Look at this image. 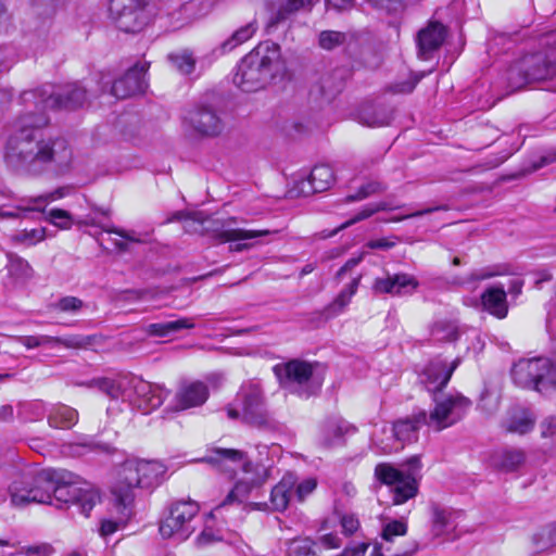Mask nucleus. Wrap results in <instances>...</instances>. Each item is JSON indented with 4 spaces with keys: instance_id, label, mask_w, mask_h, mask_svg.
Listing matches in <instances>:
<instances>
[{
    "instance_id": "nucleus-22",
    "label": "nucleus",
    "mask_w": 556,
    "mask_h": 556,
    "mask_svg": "<svg viewBox=\"0 0 556 556\" xmlns=\"http://www.w3.org/2000/svg\"><path fill=\"white\" fill-rule=\"evenodd\" d=\"M334 182V174L329 165L320 164L313 167L307 178L296 181L295 190L303 197L323 192Z\"/></svg>"
},
{
    "instance_id": "nucleus-46",
    "label": "nucleus",
    "mask_w": 556,
    "mask_h": 556,
    "mask_svg": "<svg viewBox=\"0 0 556 556\" xmlns=\"http://www.w3.org/2000/svg\"><path fill=\"white\" fill-rule=\"evenodd\" d=\"M51 343L62 344L70 349H80L91 344V338L81 334H71L67 337H51Z\"/></svg>"
},
{
    "instance_id": "nucleus-45",
    "label": "nucleus",
    "mask_w": 556,
    "mask_h": 556,
    "mask_svg": "<svg viewBox=\"0 0 556 556\" xmlns=\"http://www.w3.org/2000/svg\"><path fill=\"white\" fill-rule=\"evenodd\" d=\"M431 333L439 341H455L457 339L456 327L446 321H438L433 325Z\"/></svg>"
},
{
    "instance_id": "nucleus-15",
    "label": "nucleus",
    "mask_w": 556,
    "mask_h": 556,
    "mask_svg": "<svg viewBox=\"0 0 556 556\" xmlns=\"http://www.w3.org/2000/svg\"><path fill=\"white\" fill-rule=\"evenodd\" d=\"M364 33L357 29L339 31L333 29L321 30L318 34V47L326 51L341 48L346 54L355 55L359 52Z\"/></svg>"
},
{
    "instance_id": "nucleus-18",
    "label": "nucleus",
    "mask_w": 556,
    "mask_h": 556,
    "mask_svg": "<svg viewBox=\"0 0 556 556\" xmlns=\"http://www.w3.org/2000/svg\"><path fill=\"white\" fill-rule=\"evenodd\" d=\"M148 67L147 63L134 65L123 77L113 83L111 93L117 99H125L143 92L148 86L146 80Z\"/></svg>"
},
{
    "instance_id": "nucleus-30",
    "label": "nucleus",
    "mask_w": 556,
    "mask_h": 556,
    "mask_svg": "<svg viewBox=\"0 0 556 556\" xmlns=\"http://www.w3.org/2000/svg\"><path fill=\"white\" fill-rule=\"evenodd\" d=\"M194 328V323L190 318H179L176 320L149 324L144 331L151 337H167L182 329Z\"/></svg>"
},
{
    "instance_id": "nucleus-52",
    "label": "nucleus",
    "mask_w": 556,
    "mask_h": 556,
    "mask_svg": "<svg viewBox=\"0 0 556 556\" xmlns=\"http://www.w3.org/2000/svg\"><path fill=\"white\" fill-rule=\"evenodd\" d=\"M295 495L299 501H303L307 495H309L317 486V481L314 478H307L303 480L301 483L295 484Z\"/></svg>"
},
{
    "instance_id": "nucleus-42",
    "label": "nucleus",
    "mask_w": 556,
    "mask_h": 556,
    "mask_svg": "<svg viewBox=\"0 0 556 556\" xmlns=\"http://www.w3.org/2000/svg\"><path fill=\"white\" fill-rule=\"evenodd\" d=\"M12 241L25 245H35L46 238V228L23 229L12 235Z\"/></svg>"
},
{
    "instance_id": "nucleus-25",
    "label": "nucleus",
    "mask_w": 556,
    "mask_h": 556,
    "mask_svg": "<svg viewBox=\"0 0 556 556\" xmlns=\"http://www.w3.org/2000/svg\"><path fill=\"white\" fill-rule=\"evenodd\" d=\"M481 305L484 311L497 318L506 317L508 305L504 287L496 286L488 288L481 294Z\"/></svg>"
},
{
    "instance_id": "nucleus-5",
    "label": "nucleus",
    "mask_w": 556,
    "mask_h": 556,
    "mask_svg": "<svg viewBox=\"0 0 556 556\" xmlns=\"http://www.w3.org/2000/svg\"><path fill=\"white\" fill-rule=\"evenodd\" d=\"M182 220L184 228L188 232H199L201 235L208 236L215 243H226L232 241H250L258 238L266 237L271 232L267 229L252 230L233 228L231 224L235 223V218L227 220L204 217L203 213H185L182 211L175 212L167 222Z\"/></svg>"
},
{
    "instance_id": "nucleus-58",
    "label": "nucleus",
    "mask_w": 556,
    "mask_h": 556,
    "mask_svg": "<svg viewBox=\"0 0 556 556\" xmlns=\"http://www.w3.org/2000/svg\"><path fill=\"white\" fill-rule=\"evenodd\" d=\"M341 526L346 534H353L358 529V519L353 515H345L341 519Z\"/></svg>"
},
{
    "instance_id": "nucleus-27",
    "label": "nucleus",
    "mask_w": 556,
    "mask_h": 556,
    "mask_svg": "<svg viewBox=\"0 0 556 556\" xmlns=\"http://www.w3.org/2000/svg\"><path fill=\"white\" fill-rule=\"evenodd\" d=\"M419 419L420 410L409 417L396 420L392 427V435L402 443L417 441L420 427L426 426V422Z\"/></svg>"
},
{
    "instance_id": "nucleus-28",
    "label": "nucleus",
    "mask_w": 556,
    "mask_h": 556,
    "mask_svg": "<svg viewBox=\"0 0 556 556\" xmlns=\"http://www.w3.org/2000/svg\"><path fill=\"white\" fill-rule=\"evenodd\" d=\"M355 428L341 418H331L327 420L323 428V444L327 447L343 443V438L350 432H354Z\"/></svg>"
},
{
    "instance_id": "nucleus-11",
    "label": "nucleus",
    "mask_w": 556,
    "mask_h": 556,
    "mask_svg": "<svg viewBox=\"0 0 556 556\" xmlns=\"http://www.w3.org/2000/svg\"><path fill=\"white\" fill-rule=\"evenodd\" d=\"M199 511L200 505L193 500L173 502L160 523V534L163 539L187 540L195 530L194 519Z\"/></svg>"
},
{
    "instance_id": "nucleus-44",
    "label": "nucleus",
    "mask_w": 556,
    "mask_h": 556,
    "mask_svg": "<svg viewBox=\"0 0 556 556\" xmlns=\"http://www.w3.org/2000/svg\"><path fill=\"white\" fill-rule=\"evenodd\" d=\"M85 306V303L83 300L76 296H63L60 300H58L55 303L52 304V308L62 313L66 314H76L78 313L83 307Z\"/></svg>"
},
{
    "instance_id": "nucleus-13",
    "label": "nucleus",
    "mask_w": 556,
    "mask_h": 556,
    "mask_svg": "<svg viewBox=\"0 0 556 556\" xmlns=\"http://www.w3.org/2000/svg\"><path fill=\"white\" fill-rule=\"evenodd\" d=\"M182 127L193 136L215 138L223 134L225 122L214 108L201 105L186 112Z\"/></svg>"
},
{
    "instance_id": "nucleus-6",
    "label": "nucleus",
    "mask_w": 556,
    "mask_h": 556,
    "mask_svg": "<svg viewBox=\"0 0 556 556\" xmlns=\"http://www.w3.org/2000/svg\"><path fill=\"white\" fill-rule=\"evenodd\" d=\"M203 460L231 472L236 470L235 467L226 468V463L242 465L244 472L255 471V476L250 480H241L235 484L225 500L208 514L210 518H214L225 506L235 502H242L249 496L253 488L264 483L268 477V469L264 465H253L250 462H244V453L238 450L216 448L213 451V455L203 458Z\"/></svg>"
},
{
    "instance_id": "nucleus-9",
    "label": "nucleus",
    "mask_w": 556,
    "mask_h": 556,
    "mask_svg": "<svg viewBox=\"0 0 556 556\" xmlns=\"http://www.w3.org/2000/svg\"><path fill=\"white\" fill-rule=\"evenodd\" d=\"M556 74V54L538 51L527 54L511 65L506 79L513 90L523 86L552 78Z\"/></svg>"
},
{
    "instance_id": "nucleus-38",
    "label": "nucleus",
    "mask_w": 556,
    "mask_h": 556,
    "mask_svg": "<svg viewBox=\"0 0 556 556\" xmlns=\"http://www.w3.org/2000/svg\"><path fill=\"white\" fill-rule=\"evenodd\" d=\"M408 526L403 519H391L383 523L381 539L386 544L393 543L396 536H404Z\"/></svg>"
},
{
    "instance_id": "nucleus-54",
    "label": "nucleus",
    "mask_w": 556,
    "mask_h": 556,
    "mask_svg": "<svg viewBox=\"0 0 556 556\" xmlns=\"http://www.w3.org/2000/svg\"><path fill=\"white\" fill-rule=\"evenodd\" d=\"M447 210H448L447 205H438V206H433V207H427V208L419 210V211H416V212L407 214V215L393 217L391 219V222H402L404 219L414 218V217H421V216H425V215L433 213V212L447 211Z\"/></svg>"
},
{
    "instance_id": "nucleus-7",
    "label": "nucleus",
    "mask_w": 556,
    "mask_h": 556,
    "mask_svg": "<svg viewBox=\"0 0 556 556\" xmlns=\"http://www.w3.org/2000/svg\"><path fill=\"white\" fill-rule=\"evenodd\" d=\"M420 468V458L412 456L401 468L388 463L378 464L375 476L380 482L391 486L393 504L401 505L417 495V475Z\"/></svg>"
},
{
    "instance_id": "nucleus-10",
    "label": "nucleus",
    "mask_w": 556,
    "mask_h": 556,
    "mask_svg": "<svg viewBox=\"0 0 556 556\" xmlns=\"http://www.w3.org/2000/svg\"><path fill=\"white\" fill-rule=\"evenodd\" d=\"M315 367L313 363L295 358L276 365L274 371L285 390L308 399L317 394L323 384L321 378L315 375Z\"/></svg>"
},
{
    "instance_id": "nucleus-19",
    "label": "nucleus",
    "mask_w": 556,
    "mask_h": 556,
    "mask_svg": "<svg viewBox=\"0 0 556 556\" xmlns=\"http://www.w3.org/2000/svg\"><path fill=\"white\" fill-rule=\"evenodd\" d=\"M242 404V419L244 422L263 428L268 425V417L264 408L262 391L258 387L252 386L240 394Z\"/></svg>"
},
{
    "instance_id": "nucleus-40",
    "label": "nucleus",
    "mask_w": 556,
    "mask_h": 556,
    "mask_svg": "<svg viewBox=\"0 0 556 556\" xmlns=\"http://www.w3.org/2000/svg\"><path fill=\"white\" fill-rule=\"evenodd\" d=\"M533 544L538 551H545L556 545V521L542 528L533 535Z\"/></svg>"
},
{
    "instance_id": "nucleus-26",
    "label": "nucleus",
    "mask_w": 556,
    "mask_h": 556,
    "mask_svg": "<svg viewBox=\"0 0 556 556\" xmlns=\"http://www.w3.org/2000/svg\"><path fill=\"white\" fill-rule=\"evenodd\" d=\"M296 484V477L292 473H286L282 479L271 489L270 506L271 509L283 511L287 509Z\"/></svg>"
},
{
    "instance_id": "nucleus-35",
    "label": "nucleus",
    "mask_w": 556,
    "mask_h": 556,
    "mask_svg": "<svg viewBox=\"0 0 556 556\" xmlns=\"http://www.w3.org/2000/svg\"><path fill=\"white\" fill-rule=\"evenodd\" d=\"M431 515L433 534L440 536L446 533L452 522V511L437 504H432Z\"/></svg>"
},
{
    "instance_id": "nucleus-43",
    "label": "nucleus",
    "mask_w": 556,
    "mask_h": 556,
    "mask_svg": "<svg viewBox=\"0 0 556 556\" xmlns=\"http://www.w3.org/2000/svg\"><path fill=\"white\" fill-rule=\"evenodd\" d=\"M88 387L98 389L113 400L118 399L122 394L121 384L110 378L93 379L88 383Z\"/></svg>"
},
{
    "instance_id": "nucleus-16",
    "label": "nucleus",
    "mask_w": 556,
    "mask_h": 556,
    "mask_svg": "<svg viewBox=\"0 0 556 556\" xmlns=\"http://www.w3.org/2000/svg\"><path fill=\"white\" fill-rule=\"evenodd\" d=\"M314 0H266L268 20L266 31H275L279 25L286 23L292 15L301 10H309Z\"/></svg>"
},
{
    "instance_id": "nucleus-8",
    "label": "nucleus",
    "mask_w": 556,
    "mask_h": 556,
    "mask_svg": "<svg viewBox=\"0 0 556 556\" xmlns=\"http://www.w3.org/2000/svg\"><path fill=\"white\" fill-rule=\"evenodd\" d=\"M513 382L521 388L548 394L556 390V364L546 357L521 358L510 369Z\"/></svg>"
},
{
    "instance_id": "nucleus-50",
    "label": "nucleus",
    "mask_w": 556,
    "mask_h": 556,
    "mask_svg": "<svg viewBox=\"0 0 556 556\" xmlns=\"http://www.w3.org/2000/svg\"><path fill=\"white\" fill-rule=\"evenodd\" d=\"M315 543L311 539H302L293 542L291 548L293 556H318L314 549Z\"/></svg>"
},
{
    "instance_id": "nucleus-21",
    "label": "nucleus",
    "mask_w": 556,
    "mask_h": 556,
    "mask_svg": "<svg viewBox=\"0 0 556 556\" xmlns=\"http://www.w3.org/2000/svg\"><path fill=\"white\" fill-rule=\"evenodd\" d=\"M458 359L451 365L445 361L433 359L420 372L419 382L429 391L437 392L442 390L450 381L453 371L458 366Z\"/></svg>"
},
{
    "instance_id": "nucleus-31",
    "label": "nucleus",
    "mask_w": 556,
    "mask_h": 556,
    "mask_svg": "<svg viewBox=\"0 0 556 556\" xmlns=\"http://www.w3.org/2000/svg\"><path fill=\"white\" fill-rule=\"evenodd\" d=\"M256 29L257 27L255 22L248 23L233 31L232 35L223 41L218 48L213 50V53L218 56L232 51L238 46L248 41L255 34Z\"/></svg>"
},
{
    "instance_id": "nucleus-2",
    "label": "nucleus",
    "mask_w": 556,
    "mask_h": 556,
    "mask_svg": "<svg viewBox=\"0 0 556 556\" xmlns=\"http://www.w3.org/2000/svg\"><path fill=\"white\" fill-rule=\"evenodd\" d=\"M76 478L65 469H43L36 473H24L10 485L11 503L17 507L37 503L58 508L63 504H75L87 517L96 505L97 495L78 486Z\"/></svg>"
},
{
    "instance_id": "nucleus-37",
    "label": "nucleus",
    "mask_w": 556,
    "mask_h": 556,
    "mask_svg": "<svg viewBox=\"0 0 556 556\" xmlns=\"http://www.w3.org/2000/svg\"><path fill=\"white\" fill-rule=\"evenodd\" d=\"M525 462V453L521 450H504L500 454L497 465L504 471L510 472L517 470Z\"/></svg>"
},
{
    "instance_id": "nucleus-12",
    "label": "nucleus",
    "mask_w": 556,
    "mask_h": 556,
    "mask_svg": "<svg viewBox=\"0 0 556 556\" xmlns=\"http://www.w3.org/2000/svg\"><path fill=\"white\" fill-rule=\"evenodd\" d=\"M471 405V401L463 395L434 397V407L427 414L420 409V419L434 431H442L458 422Z\"/></svg>"
},
{
    "instance_id": "nucleus-61",
    "label": "nucleus",
    "mask_w": 556,
    "mask_h": 556,
    "mask_svg": "<svg viewBox=\"0 0 556 556\" xmlns=\"http://www.w3.org/2000/svg\"><path fill=\"white\" fill-rule=\"evenodd\" d=\"M395 245V242L387 239V238H380L376 240H370L367 242V247L369 249H379V250H389L392 249Z\"/></svg>"
},
{
    "instance_id": "nucleus-20",
    "label": "nucleus",
    "mask_w": 556,
    "mask_h": 556,
    "mask_svg": "<svg viewBox=\"0 0 556 556\" xmlns=\"http://www.w3.org/2000/svg\"><path fill=\"white\" fill-rule=\"evenodd\" d=\"M419 287L418 280L406 273L377 277L372 283V291L376 294H390L402 296L412 294Z\"/></svg>"
},
{
    "instance_id": "nucleus-36",
    "label": "nucleus",
    "mask_w": 556,
    "mask_h": 556,
    "mask_svg": "<svg viewBox=\"0 0 556 556\" xmlns=\"http://www.w3.org/2000/svg\"><path fill=\"white\" fill-rule=\"evenodd\" d=\"M535 418L532 413L521 410L519 414L514 415L506 425L508 432L525 434L531 431L534 427Z\"/></svg>"
},
{
    "instance_id": "nucleus-64",
    "label": "nucleus",
    "mask_w": 556,
    "mask_h": 556,
    "mask_svg": "<svg viewBox=\"0 0 556 556\" xmlns=\"http://www.w3.org/2000/svg\"><path fill=\"white\" fill-rule=\"evenodd\" d=\"M539 42L541 47L556 48V29L543 34Z\"/></svg>"
},
{
    "instance_id": "nucleus-57",
    "label": "nucleus",
    "mask_w": 556,
    "mask_h": 556,
    "mask_svg": "<svg viewBox=\"0 0 556 556\" xmlns=\"http://www.w3.org/2000/svg\"><path fill=\"white\" fill-rule=\"evenodd\" d=\"M504 270L497 268H483L471 274L472 280H484L495 276L504 275Z\"/></svg>"
},
{
    "instance_id": "nucleus-47",
    "label": "nucleus",
    "mask_w": 556,
    "mask_h": 556,
    "mask_svg": "<svg viewBox=\"0 0 556 556\" xmlns=\"http://www.w3.org/2000/svg\"><path fill=\"white\" fill-rule=\"evenodd\" d=\"M47 219L60 229H70L72 227V216L65 210L53 208L49 211Z\"/></svg>"
},
{
    "instance_id": "nucleus-60",
    "label": "nucleus",
    "mask_w": 556,
    "mask_h": 556,
    "mask_svg": "<svg viewBox=\"0 0 556 556\" xmlns=\"http://www.w3.org/2000/svg\"><path fill=\"white\" fill-rule=\"evenodd\" d=\"M546 329L547 332L549 333L553 352L556 355V313L548 316Z\"/></svg>"
},
{
    "instance_id": "nucleus-55",
    "label": "nucleus",
    "mask_w": 556,
    "mask_h": 556,
    "mask_svg": "<svg viewBox=\"0 0 556 556\" xmlns=\"http://www.w3.org/2000/svg\"><path fill=\"white\" fill-rule=\"evenodd\" d=\"M68 188L66 187H61V188H58L55 189L54 191L52 192H49V193H46V194H42V195H39L38 198L34 199L33 201L35 203H41V202H45V203H48V202H53L55 200H59V199H62L64 198L67 193H68Z\"/></svg>"
},
{
    "instance_id": "nucleus-62",
    "label": "nucleus",
    "mask_w": 556,
    "mask_h": 556,
    "mask_svg": "<svg viewBox=\"0 0 556 556\" xmlns=\"http://www.w3.org/2000/svg\"><path fill=\"white\" fill-rule=\"evenodd\" d=\"M104 231L109 233H115L119 236L121 238L130 241V242H140L138 238L135 237V231H126L121 228L112 227V228H105Z\"/></svg>"
},
{
    "instance_id": "nucleus-53",
    "label": "nucleus",
    "mask_w": 556,
    "mask_h": 556,
    "mask_svg": "<svg viewBox=\"0 0 556 556\" xmlns=\"http://www.w3.org/2000/svg\"><path fill=\"white\" fill-rule=\"evenodd\" d=\"M17 340L27 349H35L51 343V337L49 336H24L20 337Z\"/></svg>"
},
{
    "instance_id": "nucleus-23",
    "label": "nucleus",
    "mask_w": 556,
    "mask_h": 556,
    "mask_svg": "<svg viewBox=\"0 0 556 556\" xmlns=\"http://www.w3.org/2000/svg\"><path fill=\"white\" fill-rule=\"evenodd\" d=\"M445 35V27L439 22L430 23L426 28L419 30L417 36L418 56L422 60L431 59L433 52L444 42Z\"/></svg>"
},
{
    "instance_id": "nucleus-59",
    "label": "nucleus",
    "mask_w": 556,
    "mask_h": 556,
    "mask_svg": "<svg viewBox=\"0 0 556 556\" xmlns=\"http://www.w3.org/2000/svg\"><path fill=\"white\" fill-rule=\"evenodd\" d=\"M362 260H363V254H361L357 257H351L350 260H348L345 262V264L337 271L336 279L341 280L343 278V276L348 271H350L351 269L356 267L362 262Z\"/></svg>"
},
{
    "instance_id": "nucleus-17",
    "label": "nucleus",
    "mask_w": 556,
    "mask_h": 556,
    "mask_svg": "<svg viewBox=\"0 0 556 556\" xmlns=\"http://www.w3.org/2000/svg\"><path fill=\"white\" fill-rule=\"evenodd\" d=\"M131 389L134 392L131 402L143 414H148L150 410L160 407L168 395V391L163 387L139 378L131 380Z\"/></svg>"
},
{
    "instance_id": "nucleus-1",
    "label": "nucleus",
    "mask_w": 556,
    "mask_h": 556,
    "mask_svg": "<svg viewBox=\"0 0 556 556\" xmlns=\"http://www.w3.org/2000/svg\"><path fill=\"white\" fill-rule=\"evenodd\" d=\"M21 99L33 104L38 112L21 115L14 124V132L5 148V163L17 174L39 176L48 172L61 173L72 162V150L62 137H40V129L48 125L45 110L74 111L87 101V90L76 83L58 88L45 86L24 91Z\"/></svg>"
},
{
    "instance_id": "nucleus-48",
    "label": "nucleus",
    "mask_w": 556,
    "mask_h": 556,
    "mask_svg": "<svg viewBox=\"0 0 556 556\" xmlns=\"http://www.w3.org/2000/svg\"><path fill=\"white\" fill-rule=\"evenodd\" d=\"M424 75L410 74L408 78L402 81H396L390 86L393 93H410Z\"/></svg>"
},
{
    "instance_id": "nucleus-56",
    "label": "nucleus",
    "mask_w": 556,
    "mask_h": 556,
    "mask_svg": "<svg viewBox=\"0 0 556 556\" xmlns=\"http://www.w3.org/2000/svg\"><path fill=\"white\" fill-rule=\"evenodd\" d=\"M541 437L551 438L556 434V417L548 416L544 418L540 425Z\"/></svg>"
},
{
    "instance_id": "nucleus-33",
    "label": "nucleus",
    "mask_w": 556,
    "mask_h": 556,
    "mask_svg": "<svg viewBox=\"0 0 556 556\" xmlns=\"http://www.w3.org/2000/svg\"><path fill=\"white\" fill-rule=\"evenodd\" d=\"M389 210H392V207L389 205L388 202H384V201H381V202H379L377 204L367 205L362 211H359L353 218H351V219L346 220L345 223L341 224L334 230H332V231H330L328 233H325L324 238L332 237V236L337 235L339 231H341L343 229H346L350 226H352V225H354V224H356V223H358L361 220L369 218L370 216H372L377 212L389 211Z\"/></svg>"
},
{
    "instance_id": "nucleus-39",
    "label": "nucleus",
    "mask_w": 556,
    "mask_h": 556,
    "mask_svg": "<svg viewBox=\"0 0 556 556\" xmlns=\"http://www.w3.org/2000/svg\"><path fill=\"white\" fill-rule=\"evenodd\" d=\"M361 282V276L355 277L329 305V309L339 313L351 302L352 296L356 293Z\"/></svg>"
},
{
    "instance_id": "nucleus-29",
    "label": "nucleus",
    "mask_w": 556,
    "mask_h": 556,
    "mask_svg": "<svg viewBox=\"0 0 556 556\" xmlns=\"http://www.w3.org/2000/svg\"><path fill=\"white\" fill-rule=\"evenodd\" d=\"M78 421V412L64 404L52 406L48 414V424L55 429H71Z\"/></svg>"
},
{
    "instance_id": "nucleus-14",
    "label": "nucleus",
    "mask_w": 556,
    "mask_h": 556,
    "mask_svg": "<svg viewBox=\"0 0 556 556\" xmlns=\"http://www.w3.org/2000/svg\"><path fill=\"white\" fill-rule=\"evenodd\" d=\"M147 0H110L109 14L116 27L125 33H137L147 23Z\"/></svg>"
},
{
    "instance_id": "nucleus-34",
    "label": "nucleus",
    "mask_w": 556,
    "mask_h": 556,
    "mask_svg": "<svg viewBox=\"0 0 556 556\" xmlns=\"http://www.w3.org/2000/svg\"><path fill=\"white\" fill-rule=\"evenodd\" d=\"M172 66L184 75L191 74L195 68V58L189 49L172 52L167 55Z\"/></svg>"
},
{
    "instance_id": "nucleus-24",
    "label": "nucleus",
    "mask_w": 556,
    "mask_h": 556,
    "mask_svg": "<svg viewBox=\"0 0 556 556\" xmlns=\"http://www.w3.org/2000/svg\"><path fill=\"white\" fill-rule=\"evenodd\" d=\"M207 397V386L201 381L182 384L176 394L177 404L181 409L200 406Z\"/></svg>"
},
{
    "instance_id": "nucleus-3",
    "label": "nucleus",
    "mask_w": 556,
    "mask_h": 556,
    "mask_svg": "<svg viewBox=\"0 0 556 556\" xmlns=\"http://www.w3.org/2000/svg\"><path fill=\"white\" fill-rule=\"evenodd\" d=\"M280 61V47L277 43L261 42L241 59L233 83L245 92L260 90L275 77Z\"/></svg>"
},
{
    "instance_id": "nucleus-49",
    "label": "nucleus",
    "mask_w": 556,
    "mask_h": 556,
    "mask_svg": "<svg viewBox=\"0 0 556 556\" xmlns=\"http://www.w3.org/2000/svg\"><path fill=\"white\" fill-rule=\"evenodd\" d=\"M391 115L384 111H374L362 116V122L370 127H381L390 124Z\"/></svg>"
},
{
    "instance_id": "nucleus-32",
    "label": "nucleus",
    "mask_w": 556,
    "mask_h": 556,
    "mask_svg": "<svg viewBox=\"0 0 556 556\" xmlns=\"http://www.w3.org/2000/svg\"><path fill=\"white\" fill-rule=\"evenodd\" d=\"M343 75L340 70L327 73L319 78V93L327 100L334 98L343 88Z\"/></svg>"
},
{
    "instance_id": "nucleus-63",
    "label": "nucleus",
    "mask_w": 556,
    "mask_h": 556,
    "mask_svg": "<svg viewBox=\"0 0 556 556\" xmlns=\"http://www.w3.org/2000/svg\"><path fill=\"white\" fill-rule=\"evenodd\" d=\"M326 4L337 11H343L351 9L354 0H326Z\"/></svg>"
},
{
    "instance_id": "nucleus-4",
    "label": "nucleus",
    "mask_w": 556,
    "mask_h": 556,
    "mask_svg": "<svg viewBox=\"0 0 556 556\" xmlns=\"http://www.w3.org/2000/svg\"><path fill=\"white\" fill-rule=\"evenodd\" d=\"M165 467L153 460L128 459L118 469L117 481L112 488L114 504L118 513L127 515L135 500L136 488L149 489L157 485Z\"/></svg>"
},
{
    "instance_id": "nucleus-51",
    "label": "nucleus",
    "mask_w": 556,
    "mask_h": 556,
    "mask_svg": "<svg viewBox=\"0 0 556 556\" xmlns=\"http://www.w3.org/2000/svg\"><path fill=\"white\" fill-rule=\"evenodd\" d=\"M53 547L49 543H40L37 545L22 546L21 554L36 555V556H50L53 553Z\"/></svg>"
},
{
    "instance_id": "nucleus-41",
    "label": "nucleus",
    "mask_w": 556,
    "mask_h": 556,
    "mask_svg": "<svg viewBox=\"0 0 556 556\" xmlns=\"http://www.w3.org/2000/svg\"><path fill=\"white\" fill-rule=\"evenodd\" d=\"M387 188V185L381 181L370 180L362 185L354 194L348 195L346 202L362 201L370 195L384 192Z\"/></svg>"
}]
</instances>
